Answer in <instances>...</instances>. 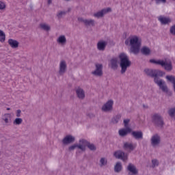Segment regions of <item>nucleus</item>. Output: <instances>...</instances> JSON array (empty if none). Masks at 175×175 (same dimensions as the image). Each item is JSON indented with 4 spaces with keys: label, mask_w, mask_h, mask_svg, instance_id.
Segmentation results:
<instances>
[{
    "label": "nucleus",
    "mask_w": 175,
    "mask_h": 175,
    "mask_svg": "<svg viewBox=\"0 0 175 175\" xmlns=\"http://www.w3.org/2000/svg\"><path fill=\"white\" fill-rule=\"evenodd\" d=\"M157 20L161 23V25H169V24L172 23V18H170V17L163 15L159 16Z\"/></svg>",
    "instance_id": "f8f14e48"
},
{
    "label": "nucleus",
    "mask_w": 175,
    "mask_h": 175,
    "mask_svg": "<svg viewBox=\"0 0 175 175\" xmlns=\"http://www.w3.org/2000/svg\"><path fill=\"white\" fill-rule=\"evenodd\" d=\"M7 110H10V108H7Z\"/></svg>",
    "instance_id": "49530a36"
},
{
    "label": "nucleus",
    "mask_w": 175,
    "mask_h": 175,
    "mask_svg": "<svg viewBox=\"0 0 175 175\" xmlns=\"http://www.w3.org/2000/svg\"><path fill=\"white\" fill-rule=\"evenodd\" d=\"M109 66L113 70H117L118 69V59L117 58L111 59L109 62Z\"/></svg>",
    "instance_id": "dca6fc26"
},
{
    "label": "nucleus",
    "mask_w": 175,
    "mask_h": 175,
    "mask_svg": "<svg viewBox=\"0 0 175 175\" xmlns=\"http://www.w3.org/2000/svg\"><path fill=\"white\" fill-rule=\"evenodd\" d=\"M150 62H151V64H156V65H161V66L164 68L167 72H170L173 69V66L170 60L150 59Z\"/></svg>",
    "instance_id": "20e7f679"
},
{
    "label": "nucleus",
    "mask_w": 175,
    "mask_h": 175,
    "mask_svg": "<svg viewBox=\"0 0 175 175\" xmlns=\"http://www.w3.org/2000/svg\"><path fill=\"white\" fill-rule=\"evenodd\" d=\"M0 116H1V112H0Z\"/></svg>",
    "instance_id": "de8ad7c7"
},
{
    "label": "nucleus",
    "mask_w": 175,
    "mask_h": 175,
    "mask_svg": "<svg viewBox=\"0 0 175 175\" xmlns=\"http://www.w3.org/2000/svg\"><path fill=\"white\" fill-rule=\"evenodd\" d=\"M152 167H155L159 165V162L157 159L152 160Z\"/></svg>",
    "instance_id": "4c0bfd02"
},
{
    "label": "nucleus",
    "mask_w": 175,
    "mask_h": 175,
    "mask_svg": "<svg viewBox=\"0 0 175 175\" xmlns=\"http://www.w3.org/2000/svg\"><path fill=\"white\" fill-rule=\"evenodd\" d=\"M56 42L59 46H65L66 44V36L60 35L56 40Z\"/></svg>",
    "instance_id": "a211bd4d"
},
{
    "label": "nucleus",
    "mask_w": 175,
    "mask_h": 175,
    "mask_svg": "<svg viewBox=\"0 0 175 175\" xmlns=\"http://www.w3.org/2000/svg\"><path fill=\"white\" fill-rule=\"evenodd\" d=\"M122 170V165L121 163L118 162L114 167V170L116 173H120V172Z\"/></svg>",
    "instance_id": "cd10ccee"
},
{
    "label": "nucleus",
    "mask_w": 175,
    "mask_h": 175,
    "mask_svg": "<svg viewBox=\"0 0 175 175\" xmlns=\"http://www.w3.org/2000/svg\"><path fill=\"white\" fill-rule=\"evenodd\" d=\"M76 148H77V144H75L74 145L70 146L68 148L69 151H73L74 150H75Z\"/></svg>",
    "instance_id": "58836bf2"
},
{
    "label": "nucleus",
    "mask_w": 175,
    "mask_h": 175,
    "mask_svg": "<svg viewBox=\"0 0 175 175\" xmlns=\"http://www.w3.org/2000/svg\"><path fill=\"white\" fill-rule=\"evenodd\" d=\"M0 42H5V33L0 30Z\"/></svg>",
    "instance_id": "c9c22d12"
},
{
    "label": "nucleus",
    "mask_w": 175,
    "mask_h": 175,
    "mask_svg": "<svg viewBox=\"0 0 175 175\" xmlns=\"http://www.w3.org/2000/svg\"><path fill=\"white\" fill-rule=\"evenodd\" d=\"M130 132H132V129H131V128L129 127H126V129L119 130L118 133L120 136L124 137V136H126V135H128V133H130Z\"/></svg>",
    "instance_id": "5701e85b"
},
{
    "label": "nucleus",
    "mask_w": 175,
    "mask_h": 175,
    "mask_svg": "<svg viewBox=\"0 0 175 175\" xmlns=\"http://www.w3.org/2000/svg\"><path fill=\"white\" fill-rule=\"evenodd\" d=\"M150 144L153 148L159 147V144H161V136L158 134L153 135L150 138Z\"/></svg>",
    "instance_id": "423d86ee"
},
{
    "label": "nucleus",
    "mask_w": 175,
    "mask_h": 175,
    "mask_svg": "<svg viewBox=\"0 0 175 175\" xmlns=\"http://www.w3.org/2000/svg\"><path fill=\"white\" fill-rule=\"evenodd\" d=\"M76 94L79 99H84L85 98V92L82 88H77L76 90Z\"/></svg>",
    "instance_id": "4be33fe9"
},
{
    "label": "nucleus",
    "mask_w": 175,
    "mask_h": 175,
    "mask_svg": "<svg viewBox=\"0 0 175 175\" xmlns=\"http://www.w3.org/2000/svg\"><path fill=\"white\" fill-rule=\"evenodd\" d=\"M14 125H21L23 124V119L20 118H16L14 122H13Z\"/></svg>",
    "instance_id": "473e14b6"
},
{
    "label": "nucleus",
    "mask_w": 175,
    "mask_h": 175,
    "mask_svg": "<svg viewBox=\"0 0 175 175\" xmlns=\"http://www.w3.org/2000/svg\"><path fill=\"white\" fill-rule=\"evenodd\" d=\"M136 144H133L131 142H124L123 145V148L126 150V151H129V152H131V151H133L135 148H136Z\"/></svg>",
    "instance_id": "2eb2a0df"
},
{
    "label": "nucleus",
    "mask_w": 175,
    "mask_h": 175,
    "mask_svg": "<svg viewBox=\"0 0 175 175\" xmlns=\"http://www.w3.org/2000/svg\"><path fill=\"white\" fill-rule=\"evenodd\" d=\"M170 31V33H171L172 35H175V25H173L172 27H171Z\"/></svg>",
    "instance_id": "a19ab883"
},
{
    "label": "nucleus",
    "mask_w": 175,
    "mask_h": 175,
    "mask_svg": "<svg viewBox=\"0 0 175 175\" xmlns=\"http://www.w3.org/2000/svg\"><path fill=\"white\" fill-rule=\"evenodd\" d=\"M127 170H129V172H130V173H131V175H136L139 172L137 170V168H136V166H135V165L132 163L129 164Z\"/></svg>",
    "instance_id": "412c9836"
},
{
    "label": "nucleus",
    "mask_w": 175,
    "mask_h": 175,
    "mask_svg": "<svg viewBox=\"0 0 175 175\" xmlns=\"http://www.w3.org/2000/svg\"><path fill=\"white\" fill-rule=\"evenodd\" d=\"M8 44L12 49H17L18 47V42L16 40L9 39Z\"/></svg>",
    "instance_id": "393cba45"
},
{
    "label": "nucleus",
    "mask_w": 175,
    "mask_h": 175,
    "mask_svg": "<svg viewBox=\"0 0 175 175\" xmlns=\"http://www.w3.org/2000/svg\"><path fill=\"white\" fill-rule=\"evenodd\" d=\"M65 14H66V12L65 11H59L57 13V16L58 18H62L64 16H65Z\"/></svg>",
    "instance_id": "f704fd0d"
},
{
    "label": "nucleus",
    "mask_w": 175,
    "mask_h": 175,
    "mask_svg": "<svg viewBox=\"0 0 175 175\" xmlns=\"http://www.w3.org/2000/svg\"><path fill=\"white\" fill-rule=\"evenodd\" d=\"M126 46H131L130 53H133L135 55L140 53V47H142V40L136 36H131L125 40Z\"/></svg>",
    "instance_id": "f03ea898"
},
{
    "label": "nucleus",
    "mask_w": 175,
    "mask_h": 175,
    "mask_svg": "<svg viewBox=\"0 0 175 175\" xmlns=\"http://www.w3.org/2000/svg\"><path fill=\"white\" fill-rule=\"evenodd\" d=\"M157 3L161 2V3H166V0H156Z\"/></svg>",
    "instance_id": "c03bdc74"
},
{
    "label": "nucleus",
    "mask_w": 175,
    "mask_h": 175,
    "mask_svg": "<svg viewBox=\"0 0 175 175\" xmlns=\"http://www.w3.org/2000/svg\"><path fill=\"white\" fill-rule=\"evenodd\" d=\"M131 135L136 140H142L143 139V132L142 131H133L131 132Z\"/></svg>",
    "instance_id": "6ab92c4d"
},
{
    "label": "nucleus",
    "mask_w": 175,
    "mask_h": 175,
    "mask_svg": "<svg viewBox=\"0 0 175 175\" xmlns=\"http://www.w3.org/2000/svg\"><path fill=\"white\" fill-rule=\"evenodd\" d=\"M109 12H111V8H107L94 13L93 16L94 17H96V18H100V17H103L105 14H107V13H109Z\"/></svg>",
    "instance_id": "ddd939ff"
},
{
    "label": "nucleus",
    "mask_w": 175,
    "mask_h": 175,
    "mask_svg": "<svg viewBox=\"0 0 175 175\" xmlns=\"http://www.w3.org/2000/svg\"><path fill=\"white\" fill-rule=\"evenodd\" d=\"M167 80L168 81H170V83H172L173 85L175 84V77L173 75H167L166 77Z\"/></svg>",
    "instance_id": "c756f323"
},
{
    "label": "nucleus",
    "mask_w": 175,
    "mask_h": 175,
    "mask_svg": "<svg viewBox=\"0 0 175 175\" xmlns=\"http://www.w3.org/2000/svg\"><path fill=\"white\" fill-rule=\"evenodd\" d=\"M100 166H106L107 165V159L106 158L103 157L100 159Z\"/></svg>",
    "instance_id": "72a5a7b5"
},
{
    "label": "nucleus",
    "mask_w": 175,
    "mask_h": 175,
    "mask_svg": "<svg viewBox=\"0 0 175 175\" xmlns=\"http://www.w3.org/2000/svg\"><path fill=\"white\" fill-rule=\"evenodd\" d=\"M168 114L171 118H175V107L168 110Z\"/></svg>",
    "instance_id": "7c9ffc66"
},
{
    "label": "nucleus",
    "mask_w": 175,
    "mask_h": 175,
    "mask_svg": "<svg viewBox=\"0 0 175 175\" xmlns=\"http://www.w3.org/2000/svg\"><path fill=\"white\" fill-rule=\"evenodd\" d=\"M114 105V101L113 100H109L105 104L101 107L102 111L105 113H109L113 111V105Z\"/></svg>",
    "instance_id": "6e6552de"
},
{
    "label": "nucleus",
    "mask_w": 175,
    "mask_h": 175,
    "mask_svg": "<svg viewBox=\"0 0 175 175\" xmlns=\"http://www.w3.org/2000/svg\"><path fill=\"white\" fill-rule=\"evenodd\" d=\"M95 66L96 69L92 72V74L96 77H102L103 76V66L101 64H96Z\"/></svg>",
    "instance_id": "0eeeda50"
},
{
    "label": "nucleus",
    "mask_w": 175,
    "mask_h": 175,
    "mask_svg": "<svg viewBox=\"0 0 175 175\" xmlns=\"http://www.w3.org/2000/svg\"><path fill=\"white\" fill-rule=\"evenodd\" d=\"M113 156L118 159H122L123 162H126L128 161V154L121 151L118 150L113 153Z\"/></svg>",
    "instance_id": "1a4fd4ad"
},
{
    "label": "nucleus",
    "mask_w": 175,
    "mask_h": 175,
    "mask_svg": "<svg viewBox=\"0 0 175 175\" xmlns=\"http://www.w3.org/2000/svg\"><path fill=\"white\" fill-rule=\"evenodd\" d=\"M77 148L84 152L87 150V140L84 139H80L79 144H77Z\"/></svg>",
    "instance_id": "4468645a"
},
{
    "label": "nucleus",
    "mask_w": 175,
    "mask_h": 175,
    "mask_svg": "<svg viewBox=\"0 0 175 175\" xmlns=\"http://www.w3.org/2000/svg\"><path fill=\"white\" fill-rule=\"evenodd\" d=\"M86 147H88L92 151H95V150H96V147H95V145H94V144H90L88 141H87Z\"/></svg>",
    "instance_id": "2f4dec72"
},
{
    "label": "nucleus",
    "mask_w": 175,
    "mask_h": 175,
    "mask_svg": "<svg viewBox=\"0 0 175 175\" xmlns=\"http://www.w3.org/2000/svg\"><path fill=\"white\" fill-rule=\"evenodd\" d=\"M87 19L82 18V17H79L78 18V21L79 23H83L84 24V25H85V22H86Z\"/></svg>",
    "instance_id": "ea45409f"
},
{
    "label": "nucleus",
    "mask_w": 175,
    "mask_h": 175,
    "mask_svg": "<svg viewBox=\"0 0 175 175\" xmlns=\"http://www.w3.org/2000/svg\"><path fill=\"white\" fill-rule=\"evenodd\" d=\"M16 117H21V110L18 109L16 111Z\"/></svg>",
    "instance_id": "37998d69"
},
{
    "label": "nucleus",
    "mask_w": 175,
    "mask_h": 175,
    "mask_svg": "<svg viewBox=\"0 0 175 175\" xmlns=\"http://www.w3.org/2000/svg\"><path fill=\"white\" fill-rule=\"evenodd\" d=\"M144 72L147 76L150 77H154V81L157 85L159 86V88L163 91V92H167V86L163 80L160 79L159 77H162L165 72L160 70H152L150 68H146Z\"/></svg>",
    "instance_id": "f257e3e1"
},
{
    "label": "nucleus",
    "mask_w": 175,
    "mask_h": 175,
    "mask_svg": "<svg viewBox=\"0 0 175 175\" xmlns=\"http://www.w3.org/2000/svg\"><path fill=\"white\" fill-rule=\"evenodd\" d=\"M129 121H130L129 119H126L124 120L125 128H128V124H129Z\"/></svg>",
    "instance_id": "79ce46f5"
},
{
    "label": "nucleus",
    "mask_w": 175,
    "mask_h": 175,
    "mask_svg": "<svg viewBox=\"0 0 175 175\" xmlns=\"http://www.w3.org/2000/svg\"><path fill=\"white\" fill-rule=\"evenodd\" d=\"M75 140V137L72 135H66L62 140L63 144H70L73 143Z\"/></svg>",
    "instance_id": "aec40b11"
},
{
    "label": "nucleus",
    "mask_w": 175,
    "mask_h": 175,
    "mask_svg": "<svg viewBox=\"0 0 175 175\" xmlns=\"http://www.w3.org/2000/svg\"><path fill=\"white\" fill-rule=\"evenodd\" d=\"M107 46V41L100 40L97 43V49L99 51H105Z\"/></svg>",
    "instance_id": "f3484780"
},
{
    "label": "nucleus",
    "mask_w": 175,
    "mask_h": 175,
    "mask_svg": "<svg viewBox=\"0 0 175 175\" xmlns=\"http://www.w3.org/2000/svg\"><path fill=\"white\" fill-rule=\"evenodd\" d=\"M141 53L144 55H150V53H151V50L150 49V48L147 46H144L141 49Z\"/></svg>",
    "instance_id": "a878e982"
},
{
    "label": "nucleus",
    "mask_w": 175,
    "mask_h": 175,
    "mask_svg": "<svg viewBox=\"0 0 175 175\" xmlns=\"http://www.w3.org/2000/svg\"><path fill=\"white\" fill-rule=\"evenodd\" d=\"M121 120V115L118 114L114 116L111 119L112 124H118L119 121Z\"/></svg>",
    "instance_id": "c85d7f7f"
},
{
    "label": "nucleus",
    "mask_w": 175,
    "mask_h": 175,
    "mask_svg": "<svg viewBox=\"0 0 175 175\" xmlns=\"http://www.w3.org/2000/svg\"><path fill=\"white\" fill-rule=\"evenodd\" d=\"M53 0H48V5H51Z\"/></svg>",
    "instance_id": "a18cd8bd"
},
{
    "label": "nucleus",
    "mask_w": 175,
    "mask_h": 175,
    "mask_svg": "<svg viewBox=\"0 0 175 175\" xmlns=\"http://www.w3.org/2000/svg\"><path fill=\"white\" fill-rule=\"evenodd\" d=\"M86 27H95V20L94 19H86V22L85 23Z\"/></svg>",
    "instance_id": "bb28decb"
},
{
    "label": "nucleus",
    "mask_w": 175,
    "mask_h": 175,
    "mask_svg": "<svg viewBox=\"0 0 175 175\" xmlns=\"http://www.w3.org/2000/svg\"><path fill=\"white\" fill-rule=\"evenodd\" d=\"M152 121L153 124L156 126H158L159 128H163V125H165V123L163 122V119L162 118V116L158 113H154L152 117Z\"/></svg>",
    "instance_id": "39448f33"
},
{
    "label": "nucleus",
    "mask_w": 175,
    "mask_h": 175,
    "mask_svg": "<svg viewBox=\"0 0 175 175\" xmlns=\"http://www.w3.org/2000/svg\"><path fill=\"white\" fill-rule=\"evenodd\" d=\"M6 9V4L5 2L0 1V10H5Z\"/></svg>",
    "instance_id": "e433bc0d"
},
{
    "label": "nucleus",
    "mask_w": 175,
    "mask_h": 175,
    "mask_svg": "<svg viewBox=\"0 0 175 175\" xmlns=\"http://www.w3.org/2000/svg\"><path fill=\"white\" fill-rule=\"evenodd\" d=\"M119 58L120 61L121 73L124 74L126 72L128 68L132 65V62L129 61L128 55L124 53L119 55Z\"/></svg>",
    "instance_id": "7ed1b4c3"
},
{
    "label": "nucleus",
    "mask_w": 175,
    "mask_h": 175,
    "mask_svg": "<svg viewBox=\"0 0 175 175\" xmlns=\"http://www.w3.org/2000/svg\"><path fill=\"white\" fill-rule=\"evenodd\" d=\"M68 68V65L65 60H61L59 64V76H64L66 73V69Z\"/></svg>",
    "instance_id": "9d476101"
},
{
    "label": "nucleus",
    "mask_w": 175,
    "mask_h": 175,
    "mask_svg": "<svg viewBox=\"0 0 175 175\" xmlns=\"http://www.w3.org/2000/svg\"><path fill=\"white\" fill-rule=\"evenodd\" d=\"M39 28L42 31H45V32H49L51 30V26L46 23H40L39 25Z\"/></svg>",
    "instance_id": "b1692460"
},
{
    "label": "nucleus",
    "mask_w": 175,
    "mask_h": 175,
    "mask_svg": "<svg viewBox=\"0 0 175 175\" xmlns=\"http://www.w3.org/2000/svg\"><path fill=\"white\" fill-rule=\"evenodd\" d=\"M1 120L5 126H9L12 125V114L11 113H4L1 116Z\"/></svg>",
    "instance_id": "9b49d317"
}]
</instances>
